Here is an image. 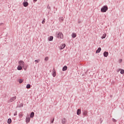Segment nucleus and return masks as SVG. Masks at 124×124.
Instances as JSON below:
<instances>
[{
	"mask_svg": "<svg viewBox=\"0 0 124 124\" xmlns=\"http://www.w3.org/2000/svg\"><path fill=\"white\" fill-rule=\"evenodd\" d=\"M25 65V62L23 61H20L18 62V66L17 68V70H22L23 67Z\"/></svg>",
	"mask_w": 124,
	"mask_h": 124,
	"instance_id": "nucleus-1",
	"label": "nucleus"
},
{
	"mask_svg": "<svg viewBox=\"0 0 124 124\" xmlns=\"http://www.w3.org/2000/svg\"><path fill=\"white\" fill-rule=\"evenodd\" d=\"M57 38H60V39H62L63 38V34L60 32L56 35Z\"/></svg>",
	"mask_w": 124,
	"mask_h": 124,
	"instance_id": "nucleus-2",
	"label": "nucleus"
},
{
	"mask_svg": "<svg viewBox=\"0 0 124 124\" xmlns=\"http://www.w3.org/2000/svg\"><path fill=\"white\" fill-rule=\"evenodd\" d=\"M108 10V7L107 6H104L101 9V12H106Z\"/></svg>",
	"mask_w": 124,
	"mask_h": 124,
	"instance_id": "nucleus-3",
	"label": "nucleus"
},
{
	"mask_svg": "<svg viewBox=\"0 0 124 124\" xmlns=\"http://www.w3.org/2000/svg\"><path fill=\"white\" fill-rule=\"evenodd\" d=\"M23 5L25 7H27L29 5V3H28V0H24Z\"/></svg>",
	"mask_w": 124,
	"mask_h": 124,
	"instance_id": "nucleus-4",
	"label": "nucleus"
},
{
	"mask_svg": "<svg viewBox=\"0 0 124 124\" xmlns=\"http://www.w3.org/2000/svg\"><path fill=\"white\" fill-rule=\"evenodd\" d=\"M65 44H62L59 47L60 50H62V49H64V48L65 47Z\"/></svg>",
	"mask_w": 124,
	"mask_h": 124,
	"instance_id": "nucleus-5",
	"label": "nucleus"
},
{
	"mask_svg": "<svg viewBox=\"0 0 124 124\" xmlns=\"http://www.w3.org/2000/svg\"><path fill=\"white\" fill-rule=\"evenodd\" d=\"M16 100V96H14L11 98L9 101V102H13V101H14Z\"/></svg>",
	"mask_w": 124,
	"mask_h": 124,
	"instance_id": "nucleus-6",
	"label": "nucleus"
},
{
	"mask_svg": "<svg viewBox=\"0 0 124 124\" xmlns=\"http://www.w3.org/2000/svg\"><path fill=\"white\" fill-rule=\"evenodd\" d=\"M108 55H109V53H108V52L105 51L104 52V57H108Z\"/></svg>",
	"mask_w": 124,
	"mask_h": 124,
	"instance_id": "nucleus-7",
	"label": "nucleus"
},
{
	"mask_svg": "<svg viewBox=\"0 0 124 124\" xmlns=\"http://www.w3.org/2000/svg\"><path fill=\"white\" fill-rule=\"evenodd\" d=\"M66 122H67L66 119H65V118H64V119H63L62 120V124H66Z\"/></svg>",
	"mask_w": 124,
	"mask_h": 124,
	"instance_id": "nucleus-8",
	"label": "nucleus"
},
{
	"mask_svg": "<svg viewBox=\"0 0 124 124\" xmlns=\"http://www.w3.org/2000/svg\"><path fill=\"white\" fill-rule=\"evenodd\" d=\"M31 121V118L30 117H27L26 119V123H30Z\"/></svg>",
	"mask_w": 124,
	"mask_h": 124,
	"instance_id": "nucleus-9",
	"label": "nucleus"
},
{
	"mask_svg": "<svg viewBox=\"0 0 124 124\" xmlns=\"http://www.w3.org/2000/svg\"><path fill=\"white\" fill-rule=\"evenodd\" d=\"M100 51H101V48L99 47L98 49L96 51V53L97 54L98 53H100Z\"/></svg>",
	"mask_w": 124,
	"mask_h": 124,
	"instance_id": "nucleus-10",
	"label": "nucleus"
},
{
	"mask_svg": "<svg viewBox=\"0 0 124 124\" xmlns=\"http://www.w3.org/2000/svg\"><path fill=\"white\" fill-rule=\"evenodd\" d=\"M66 70H67V66H64L62 68V71H66Z\"/></svg>",
	"mask_w": 124,
	"mask_h": 124,
	"instance_id": "nucleus-11",
	"label": "nucleus"
},
{
	"mask_svg": "<svg viewBox=\"0 0 124 124\" xmlns=\"http://www.w3.org/2000/svg\"><path fill=\"white\" fill-rule=\"evenodd\" d=\"M77 115H80L81 114V109H78L77 112Z\"/></svg>",
	"mask_w": 124,
	"mask_h": 124,
	"instance_id": "nucleus-12",
	"label": "nucleus"
},
{
	"mask_svg": "<svg viewBox=\"0 0 124 124\" xmlns=\"http://www.w3.org/2000/svg\"><path fill=\"white\" fill-rule=\"evenodd\" d=\"M121 70L120 73L121 74H124V69H119L118 72Z\"/></svg>",
	"mask_w": 124,
	"mask_h": 124,
	"instance_id": "nucleus-13",
	"label": "nucleus"
},
{
	"mask_svg": "<svg viewBox=\"0 0 124 124\" xmlns=\"http://www.w3.org/2000/svg\"><path fill=\"white\" fill-rule=\"evenodd\" d=\"M72 37H73V38H75V37H76V36H77L76 33H73L72 34Z\"/></svg>",
	"mask_w": 124,
	"mask_h": 124,
	"instance_id": "nucleus-14",
	"label": "nucleus"
},
{
	"mask_svg": "<svg viewBox=\"0 0 124 124\" xmlns=\"http://www.w3.org/2000/svg\"><path fill=\"white\" fill-rule=\"evenodd\" d=\"M33 117H34V112H32L31 113V118H33Z\"/></svg>",
	"mask_w": 124,
	"mask_h": 124,
	"instance_id": "nucleus-15",
	"label": "nucleus"
},
{
	"mask_svg": "<svg viewBox=\"0 0 124 124\" xmlns=\"http://www.w3.org/2000/svg\"><path fill=\"white\" fill-rule=\"evenodd\" d=\"M54 37L53 36H50L49 38H48V40L49 41H52L53 40Z\"/></svg>",
	"mask_w": 124,
	"mask_h": 124,
	"instance_id": "nucleus-16",
	"label": "nucleus"
},
{
	"mask_svg": "<svg viewBox=\"0 0 124 124\" xmlns=\"http://www.w3.org/2000/svg\"><path fill=\"white\" fill-rule=\"evenodd\" d=\"M23 116H24V114H23L22 113H19V118H22V117H23Z\"/></svg>",
	"mask_w": 124,
	"mask_h": 124,
	"instance_id": "nucleus-17",
	"label": "nucleus"
},
{
	"mask_svg": "<svg viewBox=\"0 0 124 124\" xmlns=\"http://www.w3.org/2000/svg\"><path fill=\"white\" fill-rule=\"evenodd\" d=\"M52 75L54 77H56V71H55V70L53 71V73Z\"/></svg>",
	"mask_w": 124,
	"mask_h": 124,
	"instance_id": "nucleus-18",
	"label": "nucleus"
},
{
	"mask_svg": "<svg viewBox=\"0 0 124 124\" xmlns=\"http://www.w3.org/2000/svg\"><path fill=\"white\" fill-rule=\"evenodd\" d=\"M27 89H31V84H27L26 86Z\"/></svg>",
	"mask_w": 124,
	"mask_h": 124,
	"instance_id": "nucleus-19",
	"label": "nucleus"
},
{
	"mask_svg": "<svg viewBox=\"0 0 124 124\" xmlns=\"http://www.w3.org/2000/svg\"><path fill=\"white\" fill-rule=\"evenodd\" d=\"M106 37V34L105 33L104 34H103V36L102 37V39H103L104 38H105Z\"/></svg>",
	"mask_w": 124,
	"mask_h": 124,
	"instance_id": "nucleus-20",
	"label": "nucleus"
},
{
	"mask_svg": "<svg viewBox=\"0 0 124 124\" xmlns=\"http://www.w3.org/2000/svg\"><path fill=\"white\" fill-rule=\"evenodd\" d=\"M8 124H11V119H8L7 121Z\"/></svg>",
	"mask_w": 124,
	"mask_h": 124,
	"instance_id": "nucleus-21",
	"label": "nucleus"
},
{
	"mask_svg": "<svg viewBox=\"0 0 124 124\" xmlns=\"http://www.w3.org/2000/svg\"><path fill=\"white\" fill-rule=\"evenodd\" d=\"M87 114H88V111L85 110V111H84V112H83V115H84V116H86V115H87Z\"/></svg>",
	"mask_w": 124,
	"mask_h": 124,
	"instance_id": "nucleus-22",
	"label": "nucleus"
},
{
	"mask_svg": "<svg viewBox=\"0 0 124 124\" xmlns=\"http://www.w3.org/2000/svg\"><path fill=\"white\" fill-rule=\"evenodd\" d=\"M49 60V57H46L45 59V61H48Z\"/></svg>",
	"mask_w": 124,
	"mask_h": 124,
	"instance_id": "nucleus-23",
	"label": "nucleus"
},
{
	"mask_svg": "<svg viewBox=\"0 0 124 124\" xmlns=\"http://www.w3.org/2000/svg\"><path fill=\"white\" fill-rule=\"evenodd\" d=\"M19 82L20 84H21V83H22V82H23V80H22V79H19Z\"/></svg>",
	"mask_w": 124,
	"mask_h": 124,
	"instance_id": "nucleus-24",
	"label": "nucleus"
},
{
	"mask_svg": "<svg viewBox=\"0 0 124 124\" xmlns=\"http://www.w3.org/2000/svg\"><path fill=\"white\" fill-rule=\"evenodd\" d=\"M44 23H45V19H44L42 22V24H44Z\"/></svg>",
	"mask_w": 124,
	"mask_h": 124,
	"instance_id": "nucleus-25",
	"label": "nucleus"
},
{
	"mask_svg": "<svg viewBox=\"0 0 124 124\" xmlns=\"http://www.w3.org/2000/svg\"><path fill=\"white\" fill-rule=\"evenodd\" d=\"M14 115L17 116V111H16V112L14 113Z\"/></svg>",
	"mask_w": 124,
	"mask_h": 124,
	"instance_id": "nucleus-26",
	"label": "nucleus"
},
{
	"mask_svg": "<svg viewBox=\"0 0 124 124\" xmlns=\"http://www.w3.org/2000/svg\"><path fill=\"white\" fill-rule=\"evenodd\" d=\"M113 122H114V123H116L117 122V120H116V119H113Z\"/></svg>",
	"mask_w": 124,
	"mask_h": 124,
	"instance_id": "nucleus-27",
	"label": "nucleus"
},
{
	"mask_svg": "<svg viewBox=\"0 0 124 124\" xmlns=\"http://www.w3.org/2000/svg\"><path fill=\"white\" fill-rule=\"evenodd\" d=\"M35 62H39L40 60H35Z\"/></svg>",
	"mask_w": 124,
	"mask_h": 124,
	"instance_id": "nucleus-28",
	"label": "nucleus"
},
{
	"mask_svg": "<svg viewBox=\"0 0 124 124\" xmlns=\"http://www.w3.org/2000/svg\"><path fill=\"white\" fill-rule=\"evenodd\" d=\"M55 119H53L52 121L51 122V124H53V123H54V121Z\"/></svg>",
	"mask_w": 124,
	"mask_h": 124,
	"instance_id": "nucleus-29",
	"label": "nucleus"
},
{
	"mask_svg": "<svg viewBox=\"0 0 124 124\" xmlns=\"http://www.w3.org/2000/svg\"><path fill=\"white\" fill-rule=\"evenodd\" d=\"M123 62V60L122 59H120L119 60V62Z\"/></svg>",
	"mask_w": 124,
	"mask_h": 124,
	"instance_id": "nucleus-30",
	"label": "nucleus"
},
{
	"mask_svg": "<svg viewBox=\"0 0 124 124\" xmlns=\"http://www.w3.org/2000/svg\"><path fill=\"white\" fill-rule=\"evenodd\" d=\"M34 1H37V0H33Z\"/></svg>",
	"mask_w": 124,
	"mask_h": 124,
	"instance_id": "nucleus-31",
	"label": "nucleus"
}]
</instances>
